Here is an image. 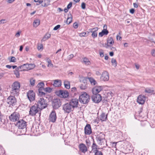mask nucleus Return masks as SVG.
Here are the masks:
<instances>
[{
  "mask_svg": "<svg viewBox=\"0 0 155 155\" xmlns=\"http://www.w3.org/2000/svg\"><path fill=\"white\" fill-rule=\"evenodd\" d=\"M96 74L97 75H100L101 74V73L99 71H97L96 72Z\"/></svg>",
  "mask_w": 155,
  "mask_h": 155,
  "instance_id": "obj_62",
  "label": "nucleus"
},
{
  "mask_svg": "<svg viewBox=\"0 0 155 155\" xmlns=\"http://www.w3.org/2000/svg\"><path fill=\"white\" fill-rule=\"evenodd\" d=\"M114 43V41L112 37L108 38L107 40V46H109L110 45H113Z\"/></svg>",
  "mask_w": 155,
  "mask_h": 155,
  "instance_id": "obj_29",
  "label": "nucleus"
},
{
  "mask_svg": "<svg viewBox=\"0 0 155 155\" xmlns=\"http://www.w3.org/2000/svg\"><path fill=\"white\" fill-rule=\"evenodd\" d=\"M111 63L113 65H114L115 66H116L117 63L115 59L112 58L111 60Z\"/></svg>",
  "mask_w": 155,
  "mask_h": 155,
  "instance_id": "obj_42",
  "label": "nucleus"
},
{
  "mask_svg": "<svg viewBox=\"0 0 155 155\" xmlns=\"http://www.w3.org/2000/svg\"><path fill=\"white\" fill-rule=\"evenodd\" d=\"M16 125L19 129H23L26 127V122L23 119L17 122Z\"/></svg>",
  "mask_w": 155,
  "mask_h": 155,
  "instance_id": "obj_11",
  "label": "nucleus"
},
{
  "mask_svg": "<svg viewBox=\"0 0 155 155\" xmlns=\"http://www.w3.org/2000/svg\"><path fill=\"white\" fill-rule=\"evenodd\" d=\"M27 96L31 102L33 101L35 99V94L32 90H30L28 91L27 93Z\"/></svg>",
  "mask_w": 155,
  "mask_h": 155,
  "instance_id": "obj_9",
  "label": "nucleus"
},
{
  "mask_svg": "<svg viewBox=\"0 0 155 155\" xmlns=\"http://www.w3.org/2000/svg\"><path fill=\"white\" fill-rule=\"evenodd\" d=\"M151 53L153 56H155V50H152Z\"/></svg>",
  "mask_w": 155,
  "mask_h": 155,
  "instance_id": "obj_56",
  "label": "nucleus"
},
{
  "mask_svg": "<svg viewBox=\"0 0 155 155\" xmlns=\"http://www.w3.org/2000/svg\"><path fill=\"white\" fill-rule=\"evenodd\" d=\"M109 55L111 56H112L114 55V52L112 51L110 52L109 53Z\"/></svg>",
  "mask_w": 155,
  "mask_h": 155,
  "instance_id": "obj_64",
  "label": "nucleus"
},
{
  "mask_svg": "<svg viewBox=\"0 0 155 155\" xmlns=\"http://www.w3.org/2000/svg\"><path fill=\"white\" fill-rule=\"evenodd\" d=\"M103 89V87L101 86H98L95 87L92 90L93 94H98L97 93L100 92Z\"/></svg>",
  "mask_w": 155,
  "mask_h": 155,
  "instance_id": "obj_22",
  "label": "nucleus"
},
{
  "mask_svg": "<svg viewBox=\"0 0 155 155\" xmlns=\"http://www.w3.org/2000/svg\"><path fill=\"white\" fill-rule=\"evenodd\" d=\"M57 92L58 93V95L61 97L65 98L68 96V93L67 91L60 90Z\"/></svg>",
  "mask_w": 155,
  "mask_h": 155,
  "instance_id": "obj_19",
  "label": "nucleus"
},
{
  "mask_svg": "<svg viewBox=\"0 0 155 155\" xmlns=\"http://www.w3.org/2000/svg\"><path fill=\"white\" fill-rule=\"evenodd\" d=\"M78 147L80 151L84 153H85L87 151V147L83 143H80Z\"/></svg>",
  "mask_w": 155,
  "mask_h": 155,
  "instance_id": "obj_20",
  "label": "nucleus"
},
{
  "mask_svg": "<svg viewBox=\"0 0 155 155\" xmlns=\"http://www.w3.org/2000/svg\"><path fill=\"white\" fill-rule=\"evenodd\" d=\"M104 29L102 30V32L104 35H107L108 33L109 32L107 30V26L106 25H105L104 26Z\"/></svg>",
  "mask_w": 155,
  "mask_h": 155,
  "instance_id": "obj_35",
  "label": "nucleus"
},
{
  "mask_svg": "<svg viewBox=\"0 0 155 155\" xmlns=\"http://www.w3.org/2000/svg\"><path fill=\"white\" fill-rule=\"evenodd\" d=\"M60 27V25H58L55 26L53 30H58L59 28Z\"/></svg>",
  "mask_w": 155,
  "mask_h": 155,
  "instance_id": "obj_50",
  "label": "nucleus"
},
{
  "mask_svg": "<svg viewBox=\"0 0 155 155\" xmlns=\"http://www.w3.org/2000/svg\"><path fill=\"white\" fill-rule=\"evenodd\" d=\"M45 89L43 87H40L38 89L39 95L41 96H44L45 95V93L43 91Z\"/></svg>",
  "mask_w": 155,
  "mask_h": 155,
  "instance_id": "obj_30",
  "label": "nucleus"
},
{
  "mask_svg": "<svg viewBox=\"0 0 155 155\" xmlns=\"http://www.w3.org/2000/svg\"><path fill=\"white\" fill-rule=\"evenodd\" d=\"M99 54L100 57H102L104 56V53L102 50L100 51Z\"/></svg>",
  "mask_w": 155,
  "mask_h": 155,
  "instance_id": "obj_48",
  "label": "nucleus"
},
{
  "mask_svg": "<svg viewBox=\"0 0 155 155\" xmlns=\"http://www.w3.org/2000/svg\"><path fill=\"white\" fill-rule=\"evenodd\" d=\"M96 140L99 144L101 145L102 142L104 139V136L103 134L101 133L97 136Z\"/></svg>",
  "mask_w": 155,
  "mask_h": 155,
  "instance_id": "obj_15",
  "label": "nucleus"
},
{
  "mask_svg": "<svg viewBox=\"0 0 155 155\" xmlns=\"http://www.w3.org/2000/svg\"><path fill=\"white\" fill-rule=\"evenodd\" d=\"M79 35L81 37H84L87 36V33L86 32H84L80 33L79 34Z\"/></svg>",
  "mask_w": 155,
  "mask_h": 155,
  "instance_id": "obj_45",
  "label": "nucleus"
},
{
  "mask_svg": "<svg viewBox=\"0 0 155 155\" xmlns=\"http://www.w3.org/2000/svg\"><path fill=\"white\" fill-rule=\"evenodd\" d=\"M104 35V34H103L102 32L101 31V32H100L99 34V37H102Z\"/></svg>",
  "mask_w": 155,
  "mask_h": 155,
  "instance_id": "obj_58",
  "label": "nucleus"
},
{
  "mask_svg": "<svg viewBox=\"0 0 155 155\" xmlns=\"http://www.w3.org/2000/svg\"><path fill=\"white\" fill-rule=\"evenodd\" d=\"M31 65L32 67H34L35 65L33 64H24L18 67V69L20 70L21 71H25L28 69H30V68H29V66Z\"/></svg>",
  "mask_w": 155,
  "mask_h": 155,
  "instance_id": "obj_8",
  "label": "nucleus"
},
{
  "mask_svg": "<svg viewBox=\"0 0 155 155\" xmlns=\"http://www.w3.org/2000/svg\"><path fill=\"white\" fill-rule=\"evenodd\" d=\"M35 104L41 110L46 108L48 105L47 101L43 98L39 99Z\"/></svg>",
  "mask_w": 155,
  "mask_h": 155,
  "instance_id": "obj_2",
  "label": "nucleus"
},
{
  "mask_svg": "<svg viewBox=\"0 0 155 155\" xmlns=\"http://www.w3.org/2000/svg\"><path fill=\"white\" fill-rule=\"evenodd\" d=\"M9 61L10 62H15L16 59L14 57H12Z\"/></svg>",
  "mask_w": 155,
  "mask_h": 155,
  "instance_id": "obj_43",
  "label": "nucleus"
},
{
  "mask_svg": "<svg viewBox=\"0 0 155 155\" xmlns=\"http://www.w3.org/2000/svg\"><path fill=\"white\" fill-rule=\"evenodd\" d=\"M53 86L55 87L61 86V81L60 80L57 79L54 81Z\"/></svg>",
  "mask_w": 155,
  "mask_h": 155,
  "instance_id": "obj_25",
  "label": "nucleus"
},
{
  "mask_svg": "<svg viewBox=\"0 0 155 155\" xmlns=\"http://www.w3.org/2000/svg\"><path fill=\"white\" fill-rule=\"evenodd\" d=\"M20 35V33L19 32H18L15 34V36L17 37H18Z\"/></svg>",
  "mask_w": 155,
  "mask_h": 155,
  "instance_id": "obj_60",
  "label": "nucleus"
},
{
  "mask_svg": "<svg viewBox=\"0 0 155 155\" xmlns=\"http://www.w3.org/2000/svg\"><path fill=\"white\" fill-rule=\"evenodd\" d=\"M50 1L49 0H41L39 2V3H36L35 5H38L42 3L41 5L43 7H46L50 5Z\"/></svg>",
  "mask_w": 155,
  "mask_h": 155,
  "instance_id": "obj_21",
  "label": "nucleus"
},
{
  "mask_svg": "<svg viewBox=\"0 0 155 155\" xmlns=\"http://www.w3.org/2000/svg\"><path fill=\"white\" fill-rule=\"evenodd\" d=\"M72 17L71 14V13L68 14L66 21L68 25L70 24L72 22Z\"/></svg>",
  "mask_w": 155,
  "mask_h": 155,
  "instance_id": "obj_27",
  "label": "nucleus"
},
{
  "mask_svg": "<svg viewBox=\"0 0 155 155\" xmlns=\"http://www.w3.org/2000/svg\"><path fill=\"white\" fill-rule=\"evenodd\" d=\"M41 110L38 108V106L35 104L33 106H32L30 108V111H29V114L31 116H35L36 114L40 112Z\"/></svg>",
  "mask_w": 155,
  "mask_h": 155,
  "instance_id": "obj_5",
  "label": "nucleus"
},
{
  "mask_svg": "<svg viewBox=\"0 0 155 155\" xmlns=\"http://www.w3.org/2000/svg\"><path fill=\"white\" fill-rule=\"evenodd\" d=\"M43 49V47L42 44H40V45H38V50H42Z\"/></svg>",
  "mask_w": 155,
  "mask_h": 155,
  "instance_id": "obj_44",
  "label": "nucleus"
},
{
  "mask_svg": "<svg viewBox=\"0 0 155 155\" xmlns=\"http://www.w3.org/2000/svg\"><path fill=\"white\" fill-rule=\"evenodd\" d=\"M73 27L75 28H78V23L76 22H75L73 24Z\"/></svg>",
  "mask_w": 155,
  "mask_h": 155,
  "instance_id": "obj_52",
  "label": "nucleus"
},
{
  "mask_svg": "<svg viewBox=\"0 0 155 155\" xmlns=\"http://www.w3.org/2000/svg\"><path fill=\"white\" fill-rule=\"evenodd\" d=\"M145 92L148 93H151L153 92V91L149 88H147L145 90Z\"/></svg>",
  "mask_w": 155,
  "mask_h": 155,
  "instance_id": "obj_40",
  "label": "nucleus"
},
{
  "mask_svg": "<svg viewBox=\"0 0 155 155\" xmlns=\"http://www.w3.org/2000/svg\"><path fill=\"white\" fill-rule=\"evenodd\" d=\"M64 85L65 88L69 89L70 87V83L68 80H65L64 81Z\"/></svg>",
  "mask_w": 155,
  "mask_h": 155,
  "instance_id": "obj_31",
  "label": "nucleus"
},
{
  "mask_svg": "<svg viewBox=\"0 0 155 155\" xmlns=\"http://www.w3.org/2000/svg\"><path fill=\"white\" fill-rule=\"evenodd\" d=\"M97 145L96 144V143L94 141L93 143L92 146V150L93 151L94 153L95 152L98 151L97 150Z\"/></svg>",
  "mask_w": 155,
  "mask_h": 155,
  "instance_id": "obj_28",
  "label": "nucleus"
},
{
  "mask_svg": "<svg viewBox=\"0 0 155 155\" xmlns=\"http://www.w3.org/2000/svg\"><path fill=\"white\" fill-rule=\"evenodd\" d=\"M85 3L84 2H82L81 5V8L82 9H84L85 8Z\"/></svg>",
  "mask_w": 155,
  "mask_h": 155,
  "instance_id": "obj_49",
  "label": "nucleus"
},
{
  "mask_svg": "<svg viewBox=\"0 0 155 155\" xmlns=\"http://www.w3.org/2000/svg\"><path fill=\"white\" fill-rule=\"evenodd\" d=\"M56 119L57 117L55 112L54 110L52 111L49 116L50 121L53 122H55Z\"/></svg>",
  "mask_w": 155,
  "mask_h": 155,
  "instance_id": "obj_17",
  "label": "nucleus"
},
{
  "mask_svg": "<svg viewBox=\"0 0 155 155\" xmlns=\"http://www.w3.org/2000/svg\"><path fill=\"white\" fill-rule=\"evenodd\" d=\"M44 86V84L42 82L39 83L37 85V87L39 88H40V87H43Z\"/></svg>",
  "mask_w": 155,
  "mask_h": 155,
  "instance_id": "obj_41",
  "label": "nucleus"
},
{
  "mask_svg": "<svg viewBox=\"0 0 155 155\" xmlns=\"http://www.w3.org/2000/svg\"><path fill=\"white\" fill-rule=\"evenodd\" d=\"M40 23V21L38 19H35L33 23V25L34 27H36L38 26Z\"/></svg>",
  "mask_w": 155,
  "mask_h": 155,
  "instance_id": "obj_34",
  "label": "nucleus"
},
{
  "mask_svg": "<svg viewBox=\"0 0 155 155\" xmlns=\"http://www.w3.org/2000/svg\"><path fill=\"white\" fill-rule=\"evenodd\" d=\"M133 5L134 8H137L138 7V5L137 4L135 3H134Z\"/></svg>",
  "mask_w": 155,
  "mask_h": 155,
  "instance_id": "obj_63",
  "label": "nucleus"
},
{
  "mask_svg": "<svg viewBox=\"0 0 155 155\" xmlns=\"http://www.w3.org/2000/svg\"><path fill=\"white\" fill-rule=\"evenodd\" d=\"M78 99L76 98H72L71 99L69 103L74 109V108L77 107L79 103Z\"/></svg>",
  "mask_w": 155,
  "mask_h": 155,
  "instance_id": "obj_12",
  "label": "nucleus"
},
{
  "mask_svg": "<svg viewBox=\"0 0 155 155\" xmlns=\"http://www.w3.org/2000/svg\"><path fill=\"white\" fill-rule=\"evenodd\" d=\"M100 118V120L102 121H106L107 119V115L104 113H102L101 115Z\"/></svg>",
  "mask_w": 155,
  "mask_h": 155,
  "instance_id": "obj_33",
  "label": "nucleus"
},
{
  "mask_svg": "<svg viewBox=\"0 0 155 155\" xmlns=\"http://www.w3.org/2000/svg\"><path fill=\"white\" fill-rule=\"evenodd\" d=\"M91 98L92 101L95 103H99L102 100V97L99 94H93Z\"/></svg>",
  "mask_w": 155,
  "mask_h": 155,
  "instance_id": "obj_10",
  "label": "nucleus"
},
{
  "mask_svg": "<svg viewBox=\"0 0 155 155\" xmlns=\"http://www.w3.org/2000/svg\"><path fill=\"white\" fill-rule=\"evenodd\" d=\"M94 153H95V155H103L102 152L98 150L95 152Z\"/></svg>",
  "mask_w": 155,
  "mask_h": 155,
  "instance_id": "obj_46",
  "label": "nucleus"
},
{
  "mask_svg": "<svg viewBox=\"0 0 155 155\" xmlns=\"http://www.w3.org/2000/svg\"><path fill=\"white\" fill-rule=\"evenodd\" d=\"M35 80L34 79L32 78L30 80V85L31 86H33L35 85Z\"/></svg>",
  "mask_w": 155,
  "mask_h": 155,
  "instance_id": "obj_39",
  "label": "nucleus"
},
{
  "mask_svg": "<svg viewBox=\"0 0 155 155\" xmlns=\"http://www.w3.org/2000/svg\"><path fill=\"white\" fill-rule=\"evenodd\" d=\"M44 90L47 92H50L51 90V89L50 87H46Z\"/></svg>",
  "mask_w": 155,
  "mask_h": 155,
  "instance_id": "obj_47",
  "label": "nucleus"
},
{
  "mask_svg": "<svg viewBox=\"0 0 155 155\" xmlns=\"http://www.w3.org/2000/svg\"><path fill=\"white\" fill-rule=\"evenodd\" d=\"M117 142H112L111 143H112V146L113 147H116V144L117 143Z\"/></svg>",
  "mask_w": 155,
  "mask_h": 155,
  "instance_id": "obj_55",
  "label": "nucleus"
},
{
  "mask_svg": "<svg viewBox=\"0 0 155 155\" xmlns=\"http://www.w3.org/2000/svg\"><path fill=\"white\" fill-rule=\"evenodd\" d=\"M19 71H21L20 70L18 69V68L15 69V70L14 71V74L16 75V77L18 78L20 77V74L19 72Z\"/></svg>",
  "mask_w": 155,
  "mask_h": 155,
  "instance_id": "obj_37",
  "label": "nucleus"
},
{
  "mask_svg": "<svg viewBox=\"0 0 155 155\" xmlns=\"http://www.w3.org/2000/svg\"><path fill=\"white\" fill-rule=\"evenodd\" d=\"M81 83L82 84L80 86V88L82 90H84L86 89L87 87L86 79L85 78H83L81 81Z\"/></svg>",
  "mask_w": 155,
  "mask_h": 155,
  "instance_id": "obj_24",
  "label": "nucleus"
},
{
  "mask_svg": "<svg viewBox=\"0 0 155 155\" xmlns=\"http://www.w3.org/2000/svg\"><path fill=\"white\" fill-rule=\"evenodd\" d=\"M134 12V9L133 8H132L130 10V12L132 14H133Z\"/></svg>",
  "mask_w": 155,
  "mask_h": 155,
  "instance_id": "obj_59",
  "label": "nucleus"
},
{
  "mask_svg": "<svg viewBox=\"0 0 155 155\" xmlns=\"http://www.w3.org/2000/svg\"><path fill=\"white\" fill-rule=\"evenodd\" d=\"M146 100L145 96L140 95L137 97V101L140 104H144Z\"/></svg>",
  "mask_w": 155,
  "mask_h": 155,
  "instance_id": "obj_18",
  "label": "nucleus"
},
{
  "mask_svg": "<svg viewBox=\"0 0 155 155\" xmlns=\"http://www.w3.org/2000/svg\"><path fill=\"white\" fill-rule=\"evenodd\" d=\"M74 57V55L73 54H71L69 55L68 57V59H71Z\"/></svg>",
  "mask_w": 155,
  "mask_h": 155,
  "instance_id": "obj_54",
  "label": "nucleus"
},
{
  "mask_svg": "<svg viewBox=\"0 0 155 155\" xmlns=\"http://www.w3.org/2000/svg\"><path fill=\"white\" fill-rule=\"evenodd\" d=\"M98 30V28L97 27L90 29H89L90 31L92 33L91 35L93 38H95L97 37V33L96 31Z\"/></svg>",
  "mask_w": 155,
  "mask_h": 155,
  "instance_id": "obj_23",
  "label": "nucleus"
},
{
  "mask_svg": "<svg viewBox=\"0 0 155 155\" xmlns=\"http://www.w3.org/2000/svg\"><path fill=\"white\" fill-rule=\"evenodd\" d=\"M46 61L48 64V67H53V64L51 63V60L49 58H48L47 59Z\"/></svg>",
  "mask_w": 155,
  "mask_h": 155,
  "instance_id": "obj_38",
  "label": "nucleus"
},
{
  "mask_svg": "<svg viewBox=\"0 0 155 155\" xmlns=\"http://www.w3.org/2000/svg\"><path fill=\"white\" fill-rule=\"evenodd\" d=\"M86 142L87 145L88 146H89L91 144V142L90 141L88 140H86Z\"/></svg>",
  "mask_w": 155,
  "mask_h": 155,
  "instance_id": "obj_51",
  "label": "nucleus"
},
{
  "mask_svg": "<svg viewBox=\"0 0 155 155\" xmlns=\"http://www.w3.org/2000/svg\"><path fill=\"white\" fill-rule=\"evenodd\" d=\"M90 100L89 95L86 92H84L79 96V101L83 104H87L89 102Z\"/></svg>",
  "mask_w": 155,
  "mask_h": 155,
  "instance_id": "obj_3",
  "label": "nucleus"
},
{
  "mask_svg": "<svg viewBox=\"0 0 155 155\" xmlns=\"http://www.w3.org/2000/svg\"><path fill=\"white\" fill-rule=\"evenodd\" d=\"M6 67L10 69L12 68V66L9 65H7L6 66Z\"/></svg>",
  "mask_w": 155,
  "mask_h": 155,
  "instance_id": "obj_61",
  "label": "nucleus"
},
{
  "mask_svg": "<svg viewBox=\"0 0 155 155\" xmlns=\"http://www.w3.org/2000/svg\"><path fill=\"white\" fill-rule=\"evenodd\" d=\"M87 78L89 80V81L91 85H94L96 84L97 83L96 81L93 78L91 77H88Z\"/></svg>",
  "mask_w": 155,
  "mask_h": 155,
  "instance_id": "obj_32",
  "label": "nucleus"
},
{
  "mask_svg": "<svg viewBox=\"0 0 155 155\" xmlns=\"http://www.w3.org/2000/svg\"><path fill=\"white\" fill-rule=\"evenodd\" d=\"M72 2H70L67 5V8H68V9L70 8L72 6Z\"/></svg>",
  "mask_w": 155,
  "mask_h": 155,
  "instance_id": "obj_53",
  "label": "nucleus"
},
{
  "mask_svg": "<svg viewBox=\"0 0 155 155\" xmlns=\"http://www.w3.org/2000/svg\"><path fill=\"white\" fill-rule=\"evenodd\" d=\"M14 96L13 95L10 96L7 99V103L10 106H13L16 104L17 100Z\"/></svg>",
  "mask_w": 155,
  "mask_h": 155,
  "instance_id": "obj_6",
  "label": "nucleus"
},
{
  "mask_svg": "<svg viewBox=\"0 0 155 155\" xmlns=\"http://www.w3.org/2000/svg\"><path fill=\"white\" fill-rule=\"evenodd\" d=\"M20 87V83L17 81L15 82L12 85L11 94L12 95L17 96L18 95Z\"/></svg>",
  "mask_w": 155,
  "mask_h": 155,
  "instance_id": "obj_1",
  "label": "nucleus"
},
{
  "mask_svg": "<svg viewBox=\"0 0 155 155\" xmlns=\"http://www.w3.org/2000/svg\"><path fill=\"white\" fill-rule=\"evenodd\" d=\"M82 62L84 64L86 65H89L91 64L90 61L86 57L83 58Z\"/></svg>",
  "mask_w": 155,
  "mask_h": 155,
  "instance_id": "obj_26",
  "label": "nucleus"
},
{
  "mask_svg": "<svg viewBox=\"0 0 155 155\" xmlns=\"http://www.w3.org/2000/svg\"><path fill=\"white\" fill-rule=\"evenodd\" d=\"M84 134L86 135H90L92 132L91 125L87 124L85 126L84 129Z\"/></svg>",
  "mask_w": 155,
  "mask_h": 155,
  "instance_id": "obj_16",
  "label": "nucleus"
},
{
  "mask_svg": "<svg viewBox=\"0 0 155 155\" xmlns=\"http://www.w3.org/2000/svg\"><path fill=\"white\" fill-rule=\"evenodd\" d=\"M71 91L72 92H74L76 91V88L75 87H73L71 88Z\"/></svg>",
  "mask_w": 155,
  "mask_h": 155,
  "instance_id": "obj_57",
  "label": "nucleus"
},
{
  "mask_svg": "<svg viewBox=\"0 0 155 155\" xmlns=\"http://www.w3.org/2000/svg\"><path fill=\"white\" fill-rule=\"evenodd\" d=\"M109 79L108 73L106 71H104L102 72L100 77L101 80L103 81H107Z\"/></svg>",
  "mask_w": 155,
  "mask_h": 155,
  "instance_id": "obj_14",
  "label": "nucleus"
},
{
  "mask_svg": "<svg viewBox=\"0 0 155 155\" xmlns=\"http://www.w3.org/2000/svg\"><path fill=\"white\" fill-rule=\"evenodd\" d=\"M61 105V103L59 99H54L53 101L52 105L54 109L58 108Z\"/></svg>",
  "mask_w": 155,
  "mask_h": 155,
  "instance_id": "obj_13",
  "label": "nucleus"
},
{
  "mask_svg": "<svg viewBox=\"0 0 155 155\" xmlns=\"http://www.w3.org/2000/svg\"><path fill=\"white\" fill-rule=\"evenodd\" d=\"M51 35L49 34H46L44 37L41 40L42 41H45L47 39L51 37Z\"/></svg>",
  "mask_w": 155,
  "mask_h": 155,
  "instance_id": "obj_36",
  "label": "nucleus"
},
{
  "mask_svg": "<svg viewBox=\"0 0 155 155\" xmlns=\"http://www.w3.org/2000/svg\"><path fill=\"white\" fill-rule=\"evenodd\" d=\"M20 117L19 114L17 112H15L11 114L9 117L10 121L12 122L18 121Z\"/></svg>",
  "mask_w": 155,
  "mask_h": 155,
  "instance_id": "obj_4",
  "label": "nucleus"
},
{
  "mask_svg": "<svg viewBox=\"0 0 155 155\" xmlns=\"http://www.w3.org/2000/svg\"><path fill=\"white\" fill-rule=\"evenodd\" d=\"M69 103H67L63 105V109L66 112L69 113L74 110Z\"/></svg>",
  "mask_w": 155,
  "mask_h": 155,
  "instance_id": "obj_7",
  "label": "nucleus"
}]
</instances>
